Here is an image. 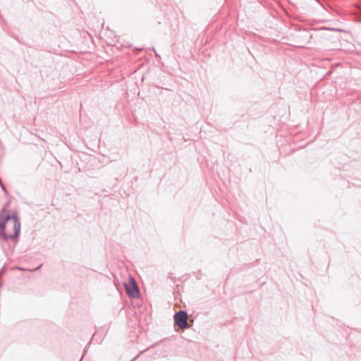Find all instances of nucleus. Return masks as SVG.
Returning a JSON list of instances; mask_svg holds the SVG:
<instances>
[{"instance_id":"obj_6","label":"nucleus","mask_w":361,"mask_h":361,"mask_svg":"<svg viewBox=\"0 0 361 361\" xmlns=\"http://www.w3.org/2000/svg\"><path fill=\"white\" fill-rule=\"evenodd\" d=\"M16 269H19V270H21V271H25V269H23V268H22V267H16Z\"/></svg>"},{"instance_id":"obj_1","label":"nucleus","mask_w":361,"mask_h":361,"mask_svg":"<svg viewBox=\"0 0 361 361\" xmlns=\"http://www.w3.org/2000/svg\"><path fill=\"white\" fill-rule=\"evenodd\" d=\"M21 229L20 220L15 210L6 211L2 208L0 211V239L8 242H17Z\"/></svg>"},{"instance_id":"obj_2","label":"nucleus","mask_w":361,"mask_h":361,"mask_svg":"<svg viewBox=\"0 0 361 361\" xmlns=\"http://www.w3.org/2000/svg\"><path fill=\"white\" fill-rule=\"evenodd\" d=\"M174 323L180 329H188L189 324L188 322V314L185 310H180L174 314L173 316Z\"/></svg>"},{"instance_id":"obj_4","label":"nucleus","mask_w":361,"mask_h":361,"mask_svg":"<svg viewBox=\"0 0 361 361\" xmlns=\"http://www.w3.org/2000/svg\"><path fill=\"white\" fill-rule=\"evenodd\" d=\"M157 345V343H154L152 344L151 346H149V348H147V349H145L143 350H141L140 352V353L138 355H137L134 358H133L130 361H134L135 360H136L140 355L142 354L144 352H145L146 350H147L149 348H154L155 345Z\"/></svg>"},{"instance_id":"obj_5","label":"nucleus","mask_w":361,"mask_h":361,"mask_svg":"<svg viewBox=\"0 0 361 361\" xmlns=\"http://www.w3.org/2000/svg\"><path fill=\"white\" fill-rule=\"evenodd\" d=\"M42 264L39 265V267H36L34 269H29V271H37V270H39L42 267Z\"/></svg>"},{"instance_id":"obj_3","label":"nucleus","mask_w":361,"mask_h":361,"mask_svg":"<svg viewBox=\"0 0 361 361\" xmlns=\"http://www.w3.org/2000/svg\"><path fill=\"white\" fill-rule=\"evenodd\" d=\"M130 284H125V289L127 295L131 298H137L140 296V290L135 280L131 278Z\"/></svg>"},{"instance_id":"obj_7","label":"nucleus","mask_w":361,"mask_h":361,"mask_svg":"<svg viewBox=\"0 0 361 361\" xmlns=\"http://www.w3.org/2000/svg\"><path fill=\"white\" fill-rule=\"evenodd\" d=\"M155 54H156L157 57H160V56L158 54H157L156 52H155Z\"/></svg>"}]
</instances>
